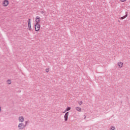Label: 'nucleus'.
<instances>
[{"mask_svg":"<svg viewBox=\"0 0 130 130\" xmlns=\"http://www.w3.org/2000/svg\"><path fill=\"white\" fill-rule=\"evenodd\" d=\"M69 112H67V113H66L64 116V120L66 121H67L68 119V116H69Z\"/></svg>","mask_w":130,"mask_h":130,"instance_id":"nucleus-4","label":"nucleus"},{"mask_svg":"<svg viewBox=\"0 0 130 130\" xmlns=\"http://www.w3.org/2000/svg\"><path fill=\"white\" fill-rule=\"evenodd\" d=\"M18 120H19L20 122H23L24 120V118L23 116H19V117H18Z\"/></svg>","mask_w":130,"mask_h":130,"instance_id":"nucleus-7","label":"nucleus"},{"mask_svg":"<svg viewBox=\"0 0 130 130\" xmlns=\"http://www.w3.org/2000/svg\"><path fill=\"white\" fill-rule=\"evenodd\" d=\"M46 72L48 73L49 72V69H46Z\"/></svg>","mask_w":130,"mask_h":130,"instance_id":"nucleus-14","label":"nucleus"},{"mask_svg":"<svg viewBox=\"0 0 130 130\" xmlns=\"http://www.w3.org/2000/svg\"><path fill=\"white\" fill-rule=\"evenodd\" d=\"M121 2H124L126 1L127 0H120Z\"/></svg>","mask_w":130,"mask_h":130,"instance_id":"nucleus-17","label":"nucleus"},{"mask_svg":"<svg viewBox=\"0 0 130 130\" xmlns=\"http://www.w3.org/2000/svg\"><path fill=\"white\" fill-rule=\"evenodd\" d=\"M76 110L77 111H78L79 112H81V109L80 108H79V107H76Z\"/></svg>","mask_w":130,"mask_h":130,"instance_id":"nucleus-10","label":"nucleus"},{"mask_svg":"<svg viewBox=\"0 0 130 130\" xmlns=\"http://www.w3.org/2000/svg\"><path fill=\"white\" fill-rule=\"evenodd\" d=\"M7 83L9 84V85H10L11 84V80H7Z\"/></svg>","mask_w":130,"mask_h":130,"instance_id":"nucleus-13","label":"nucleus"},{"mask_svg":"<svg viewBox=\"0 0 130 130\" xmlns=\"http://www.w3.org/2000/svg\"><path fill=\"white\" fill-rule=\"evenodd\" d=\"M86 118V116H85V117H84V119H85Z\"/></svg>","mask_w":130,"mask_h":130,"instance_id":"nucleus-21","label":"nucleus"},{"mask_svg":"<svg viewBox=\"0 0 130 130\" xmlns=\"http://www.w3.org/2000/svg\"><path fill=\"white\" fill-rule=\"evenodd\" d=\"M26 125H24L22 123H19L18 125V128L19 130H23L24 128H25Z\"/></svg>","mask_w":130,"mask_h":130,"instance_id":"nucleus-1","label":"nucleus"},{"mask_svg":"<svg viewBox=\"0 0 130 130\" xmlns=\"http://www.w3.org/2000/svg\"><path fill=\"white\" fill-rule=\"evenodd\" d=\"M40 12L42 14H43L44 13V12L43 11H42Z\"/></svg>","mask_w":130,"mask_h":130,"instance_id":"nucleus-18","label":"nucleus"},{"mask_svg":"<svg viewBox=\"0 0 130 130\" xmlns=\"http://www.w3.org/2000/svg\"><path fill=\"white\" fill-rule=\"evenodd\" d=\"M66 112H65V111L64 112H63V113H66Z\"/></svg>","mask_w":130,"mask_h":130,"instance_id":"nucleus-20","label":"nucleus"},{"mask_svg":"<svg viewBox=\"0 0 130 130\" xmlns=\"http://www.w3.org/2000/svg\"><path fill=\"white\" fill-rule=\"evenodd\" d=\"M31 19H28V30H31V21H30Z\"/></svg>","mask_w":130,"mask_h":130,"instance_id":"nucleus-6","label":"nucleus"},{"mask_svg":"<svg viewBox=\"0 0 130 130\" xmlns=\"http://www.w3.org/2000/svg\"><path fill=\"white\" fill-rule=\"evenodd\" d=\"M41 28V25L40 23H36L35 24V30L36 31H38L40 30Z\"/></svg>","mask_w":130,"mask_h":130,"instance_id":"nucleus-2","label":"nucleus"},{"mask_svg":"<svg viewBox=\"0 0 130 130\" xmlns=\"http://www.w3.org/2000/svg\"><path fill=\"white\" fill-rule=\"evenodd\" d=\"M78 103H79V104L80 105H81L82 104V101H80V102H79Z\"/></svg>","mask_w":130,"mask_h":130,"instance_id":"nucleus-15","label":"nucleus"},{"mask_svg":"<svg viewBox=\"0 0 130 130\" xmlns=\"http://www.w3.org/2000/svg\"><path fill=\"white\" fill-rule=\"evenodd\" d=\"M117 65L120 68H121L123 67V62H119L117 63Z\"/></svg>","mask_w":130,"mask_h":130,"instance_id":"nucleus-8","label":"nucleus"},{"mask_svg":"<svg viewBox=\"0 0 130 130\" xmlns=\"http://www.w3.org/2000/svg\"><path fill=\"white\" fill-rule=\"evenodd\" d=\"M9 5V1L8 0H5L3 2V6L7 7Z\"/></svg>","mask_w":130,"mask_h":130,"instance_id":"nucleus-5","label":"nucleus"},{"mask_svg":"<svg viewBox=\"0 0 130 130\" xmlns=\"http://www.w3.org/2000/svg\"><path fill=\"white\" fill-rule=\"evenodd\" d=\"M115 129H116L115 127H114L113 126H111L110 130H115Z\"/></svg>","mask_w":130,"mask_h":130,"instance_id":"nucleus-12","label":"nucleus"},{"mask_svg":"<svg viewBox=\"0 0 130 130\" xmlns=\"http://www.w3.org/2000/svg\"><path fill=\"white\" fill-rule=\"evenodd\" d=\"M27 123H29V121H25V126H26L27 124Z\"/></svg>","mask_w":130,"mask_h":130,"instance_id":"nucleus-16","label":"nucleus"},{"mask_svg":"<svg viewBox=\"0 0 130 130\" xmlns=\"http://www.w3.org/2000/svg\"><path fill=\"white\" fill-rule=\"evenodd\" d=\"M71 109V108L70 107H68L66 108V110H65V112H67V111H68L70 110Z\"/></svg>","mask_w":130,"mask_h":130,"instance_id":"nucleus-11","label":"nucleus"},{"mask_svg":"<svg viewBox=\"0 0 130 130\" xmlns=\"http://www.w3.org/2000/svg\"><path fill=\"white\" fill-rule=\"evenodd\" d=\"M127 16H128V15L126 14H125V16H123V17H121V18H120V19H121V20H123V19H125L126 17H127Z\"/></svg>","mask_w":130,"mask_h":130,"instance_id":"nucleus-9","label":"nucleus"},{"mask_svg":"<svg viewBox=\"0 0 130 130\" xmlns=\"http://www.w3.org/2000/svg\"><path fill=\"white\" fill-rule=\"evenodd\" d=\"M41 18L39 16H37L36 18V24H40V22H41Z\"/></svg>","mask_w":130,"mask_h":130,"instance_id":"nucleus-3","label":"nucleus"},{"mask_svg":"<svg viewBox=\"0 0 130 130\" xmlns=\"http://www.w3.org/2000/svg\"><path fill=\"white\" fill-rule=\"evenodd\" d=\"M1 111V107H0V112Z\"/></svg>","mask_w":130,"mask_h":130,"instance_id":"nucleus-19","label":"nucleus"}]
</instances>
